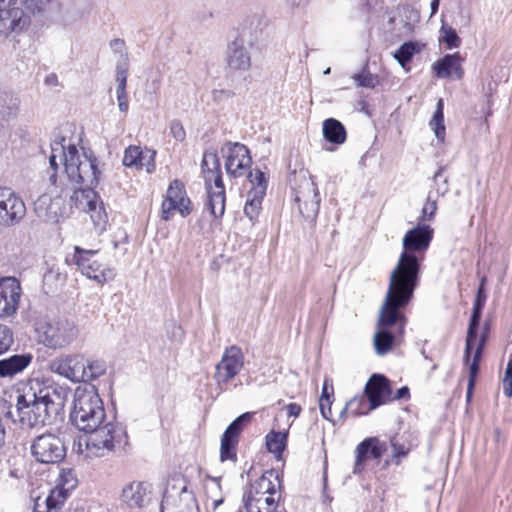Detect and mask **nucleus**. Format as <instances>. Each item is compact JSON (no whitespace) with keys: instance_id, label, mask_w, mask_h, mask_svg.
Here are the masks:
<instances>
[{"instance_id":"f257e3e1","label":"nucleus","mask_w":512,"mask_h":512,"mask_svg":"<svg viewBox=\"0 0 512 512\" xmlns=\"http://www.w3.org/2000/svg\"><path fill=\"white\" fill-rule=\"evenodd\" d=\"M434 236V229L418 224L409 229L402 239L403 251L390 273L388 288L414 295L420 284L421 265Z\"/></svg>"},{"instance_id":"f03ea898","label":"nucleus","mask_w":512,"mask_h":512,"mask_svg":"<svg viewBox=\"0 0 512 512\" xmlns=\"http://www.w3.org/2000/svg\"><path fill=\"white\" fill-rule=\"evenodd\" d=\"M71 424L86 435L76 447L77 454L85 461L107 456L124 435L115 418H69Z\"/></svg>"},{"instance_id":"7ed1b4c3","label":"nucleus","mask_w":512,"mask_h":512,"mask_svg":"<svg viewBox=\"0 0 512 512\" xmlns=\"http://www.w3.org/2000/svg\"><path fill=\"white\" fill-rule=\"evenodd\" d=\"M414 295L387 288L379 311L378 331L374 335V347L378 355L389 352L398 337L404 334L407 323L404 310Z\"/></svg>"},{"instance_id":"20e7f679","label":"nucleus","mask_w":512,"mask_h":512,"mask_svg":"<svg viewBox=\"0 0 512 512\" xmlns=\"http://www.w3.org/2000/svg\"><path fill=\"white\" fill-rule=\"evenodd\" d=\"M65 137L55 140L51 144V155L49 163L51 169L58 168L57 158L63 162L65 173L69 180L75 185L93 186L98 185L101 171L98 168V160L93 154L83 152L79 154L77 147L68 142Z\"/></svg>"},{"instance_id":"39448f33","label":"nucleus","mask_w":512,"mask_h":512,"mask_svg":"<svg viewBox=\"0 0 512 512\" xmlns=\"http://www.w3.org/2000/svg\"><path fill=\"white\" fill-rule=\"evenodd\" d=\"M79 480L73 468L62 467L54 479V485L45 492L33 489L30 497L34 503V512H58L62 509L72 492L77 488Z\"/></svg>"},{"instance_id":"423d86ee","label":"nucleus","mask_w":512,"mask_h":512,"mask_svg":"<svg viewBox=\"0 0 512 512\" xmlns=\"http://www.w3.org/2000/svg\"><path fill=\"white\" fill-rule=\"evenodd\" d=\"M46 10L43 0H8L0 6V35L20 34L28 29L33 17L42 16Z\"/></svg>"},{"instance_id":"0eeeda50","label":"nucleus","mask_w":512,"mask_h":512,"mask_svg":"<svg viewBox=\"0 0 512 512\" xmlns=\"http://www.w3.org/2000/svg\"><path fill=\"white\" fill-rule=\"evenodd\" d=\"M280 481L276 471L268 470L253 482L243 496L247 512H284L279 509Z\"/></svg>"},{"instance_id":"6e6552de","label":"nucleus","mask_w":512,"mask_h":512,"mask_svg":"<svg viewBox=\"0 0 512 512\" xmlns=\"http://www.w3.org/2000/svg\"><path fill=\"white\" fill-rule=\"evenodd\" d=\"M201 169L207 191L206 209L213 218L219 219L225 212V186L222 180L221 164L215 150H206L203 154Z\"/></svg>"},{"instance_id":"1a4fd4ad","label":"nucleus","mask_w":512,"mask_h":512,"mask_svg":"<svg viewBox=\"0 0 512 512\" xmlns=\"http://www.w3.org/2000/svg\"><path fill=\"white\" fill-rule=\"evenodd\" d=\"M16 408L23 416H59L63 409L62 400L58 395L54 397L40 390L37 394L32 388L17 395Z\"/></svg>"},{"instance_id":"9d476101","label":"nucleus","mask_w":512,"mask_h":512,"mask_svg":"<svg viewBox=\"0 0 512 512\" xmlns=\"http://www.w3.org/2000/svg\"><path fill=\"white\" fill-rule=\"evenodd\" d=\"M37 333L44 346L57 350L73 343L78 337L79 329L73 320L57 318L39 323Z\"/></svg>"},{"instance_id":"9b49d317","label":"nucleus","mask_w":512,"mask_h":512,"mask_svg":"<svg viewBox=\"0 0 512 512\" xmlns=\"http://www.w3.org/2000/svg\"><path fill=\"white\" fill-rule=\"evenodd\" d=\"M97 253V250H88L75 246L73 262L83 276L95 281L99 285H104L114 280L116 272L115 269L108 264L93 259Z\"/></svg>"},{"instance_id":"f8f14e48","label":"nucleus","mask_w":512,"mask_h":512,"mask_svg":"<svg viewBox=\"0 0 512 512\" xmlns=\"http://www.w3.org/2000/svg\"><path fill=\"white\" fill-rule=\"evenodd\" d=\"M96 186H81L74 191L71 200H75L76 206L90 215L95 228L102 232L108 222V215L103 201L93 189Z\"/></svg>"},{"instance_id":"ddd939ff","label":"nucleus","mask_w":512,"mask_h":512,"mask_svg":"<svg viewBox=\"0 0 512 512\" xmlns=\"http://www.w3.org/2000/svg\"><path fill=\"white\" fill-rule=\"evenodd\" d=\"M295 202L304 220L313 227L320 209V194L317 184L310 176L304 178L295 190Z\"/></svg>"},{"instance_id":"4468645a","label":"nucleus","mask_w":512,"mask_h":512,"mask_svg":"<svg viewBox=\"0 0 512 512\" xmlns=\"http://www.w3.org/2000/svg\"><path fill=\"white\" fill-rule=\"evenodd\" d=\"M31 452L38 462L44 464L59 463L66 455L63 442L53 434L38 436L31 446Z\"/></svg>"},{"instance_id":"2eb2a0df","label":"nucleus","mask_w":512,"mask_h":512,"mask_svg":"<svg viewBox=\"0 0 512 512\" xmlns=\"http://www.w3.org/2000/svg\"><path fill=\"white\" fill-rule=\"evenodd\" d=\"M161 208V218L164 221L170 220L176 210L183 217L188 216L192 212L191 201L187 196L184 184L181 181L174 180L171 182Z\"/></svg>"},{"instance_id":"dca6fc26","label":"nucleus","mask_w":512,"mask_h":512,"mask_svg":"<svg viewBox=\"0 0 512 512\" xmlns=\"http://www.w3.org/2000/svg\"><path fill=\"white\" fill-rule=\"evenodd\" d=\"M226 158L225 169L227 174L237 178L246 174L252 164L249 149L239 142H227L221 148Z\"/></svg>"},{"instance_id":"f3484780","label":"nucleus","mask_w":512,"mask_h":512,"mask_svg":"<svg viewBox=\"0 0 512 512\" xmlns=\"http://www.w3.org/2000/svg\"><path fill=\"white\" fill-rule=\"evenodd\" d=\"M85 357L82 354L60 355L49 362V370L74 383L84 379Z\"/></svg>"},{"instance_id":"a211bd4d","label":"nucleus","mask_w":512,"mask_h":512,"mask_svg":"<svg viewBox=\"0 0 512 512\" xmlns=\"http://www.w3.org/2000/svg\"><path fill=\"white\" fill-rule=\"evenodd\" d=\"M26 214V207L11 188H0V224L5 226L18 223Z\"/></svg>"},{"instance_id":"6ab92c4d","label":"nucleus","mask_w":512,"mask_h":512,"mask_svg":"<svg viewBox=\"0 0 512 512\" xmlns=\"http://www.w3.org/2000/svg\"><path fill=\"white\" fill-rule=\"evenodd\" d=\"M34 211L39 219L48 223H58L67 216L65 199L60 194L40 195L34 202Z\"/></svg>"},{"instance_id":"aec40b11","label":"nucleus","mask_w":512,"mask_h":512,"mask_svg":"<svg viewBox=\"0 0 512 512\" xmlns=\"http://www.w3.org/2000/svg\"><path fill=\"white\" fill-rule=\"evenodd\" d=\"M244 365V355L238 346L226 348L221 361L216 366L215 379L218 385L226 384L234 378Z\"/></svg>"},{"instance_id":"412c9836","label":"nucleus","mask_w":512,"mask_h":512,"mask_svg":"<svg viewBox=\"0 0 512 512\" xmlns=\"http://www.w3.org/2000/svg\"><path fill=\"white\" fill-rule=\"evenodd\" d=\"M20 295V283L14 277L0 278V318H7L16 313Z\"/></svg>"},{"instance_id":"4be33fe9","label":"nucleus","mask_w":512,"mask_h":512,"mask_svg":"<svg viewBox=\"0 0 512 512\" xmlns=\"http://www.w3.org/2000/svg\"><path fill=\"white\" fill-rule=\"evenodd\" d=\"M105 416L102 399L96 392L77 389L70 416Z\"/></svg>"},{"instance_id":"5701e85b","label":"nucleus","mask_w":512,"mask_h":512,"mask_svg":"<svg viewBox=\"0 0 512 512\" xmlns=\"http://www.w3.org/2000/svg\"><path fill=\"white\" fill-rule=\"evenodd\" d=\"M364 393L374 409L392 401L390 381L382 374H373L367 381Z\"/></svg>"},{"instance_id":"b1692460","label":"nucleus","mask_w":512,"mask_h":512,"mask_svg":"<svg viewBox=\"0 0 512 512\" xmlns=\"http://www.w3.org/2000/svg\"><path fill=\"white\" fill-rule=\"evenodd\" d=\"M386 451V444L377 437H369L359 443L355 450L354 474H361L368 459H380Z\"/></svg>"},{"instance_id":"393cba45","label":"nucleus","mask_w":512,"mask_h":512,"mask_svg":"<svg viewBox=\"0 0 512 512\" xmlns=\"http://www.w3.org/2000/svg\"><path fill=\"white\" fill-rule=\"evenodd\" d=\"M245 418H235V420L226 428L221 437L220 460L221 462L237 461L236 447L239 437L244 428Z\"/></svg>"},{"instance_id":"a878e982","label":"nucleus","mask_w":512,"mask_h":512,"mask_svg":"<svg viewBox=\"0 0 512 512\" xmlns=\"http://www.w3.org/2000/svg\"><path fill=\"white\" fill-rule=\"evenodd\" d=\"M251 43L246 44L242 38H236L227 48L226 63L230 70L248 71L251 67Z\"/></svg>"},{"instance_id":"bb28decb","label":"nucleus","mask_w":512,"mask_h":512,"mask_svg":"<svg viewBox=\"0 0 512 512\" xmlns=\"http://www.w3.org/2000/svg\"><path fill=\"white\" fill-rule=\"evenodd\" d=\"M462 61L463 59L458 52L446 54L432 65V69L438 78H455L460 80L464 75Z\"/></svg>"},{"instance_id":"cd10ccee","label":"nucleus","mask_w":512,"mask_h":512,"mask_svg":"<svg viewBox=\"0 0 512 512\" xmlns=\"http://www.w3.org/2000/svg\"><path fill=\"white\" fill-rule=\"evenodd\" d=\"M392 448L391 462L400 465L410 451L418 446V437L414 432L397 434L390 439Z\"/></svg>"},{"instance_id":"c85d7f7f","label":"nucleus","mask_w":512,"mask_h":512,"mask_svg":"<svg viewBox=\"0 0 512 512\" xmlns=\"http://www.w3.org/2000/svg\"><path fill=\"white\" fill-rule=\"evenodd\" d=\"M122 501L131 508H141L150 501V486L143 482H132L122 490Z\"/></svg>"},{"instance_id":"c756f323","label":"nucleus","mask_w":512,"mask_h":512,"mask_svg":"<svg viewBox=\"0 0 512 512\" xmlns=\"http://www.w3.org/2000/svg\"><path fill=\"white\" fill-rule=\"evenodd\" d=\"M31 361V354H15L0 360V377H13L22 372Z\"/></svg>"},{"instance_id":"7c9ffc66","label":"nucleus","mask_w":512,"mask_h":512,"mask_svg":"<svg viewBox=\"0 0 512 512\" xmlns=\"http://www.w3.org/2000/svg\"><path fill=\"white\" fill-rule=\"evenodd\" d=\"M220 479V477H207L204 482L206 495L205 505L208 511H216V509L224 502Z\"/></svg>"},{"instance_id":"2f4dec72","label":"nucleus","mask_w":512,"mask_h":512,"mask_svg":"<svg viewBox=\"0 0 512 512\" xmlns=\"http://www.w3.org/2000/svg\"><path fill=\"white\" fill-rule=\"evenodd\" d=\"M147 154H144L140 147L131 145L126 148L122 163L126 167H136L137 169H142L146 166L147 172H151L150 162L154 161V154H150L147 163H145L144 160Z\"/></svg>"},{"instance_id":"473e14b6","label":"nucleus","mask_w":512,"mask_h":512,"mask_svg":"<svg viewBox=\"0 0 512 512\" xmlns=\"http://www.w3.org/2000/svg\"><path fill=\"white\" fill-rule=\"evenodd\" d=\"M322 131L324 138L332 144L341 145L346 141V129L344 125L335 118L324 120Z\"/></svg>"},{"instance_id":"72a5a7b5","label":"nucleus","mask_w":512,"mask_h":512,"mask_svg":"<svg viewBox=\"0 0 512 512\" xmlns=\"http://www.w3.org/2000/svg\"><path fill=\"white\" fill-rule=\"evenodd\" d=\"M373 410L374 407L370 406L369 399L363 393L350 399L341 410L339 416H345L348 413L352 416H365Z\"/></svg>"},{"instance_id":"f704fd0d","label":"nucleus","mask_w":512,"mask_h":512,"mask_svg":"<svg viewBox=\"0 0 512 512\" xmlns=\"http://www.w3.org/2000/svg\"><path fill=\"white\" fill-rule=\"evenodd\" d=\"M287 435L288 428L281 431H276L274 427L266 435V447L268 451L273 453L277 459L281 458V455L286 447Z\"/></svg>"},{"instance_id":"c9c22d12","label":"nucleus","mask_w":512,"mask_h":512,"mask_svg":"<svg viewBox=\"0 0 512 512\" xmlns=\"http://www.w3.org/2000/svg\"><path fill=\"white\" fill-rule=\"evenodd\" d=\"M482 312L472 311L467 336H466V344H465V352H464V361L466 364L470 361V355L472 350L477 342V332L481 320Z\"/></svg>"},{"instance_id":"e433bc0d","label":"nucleus","mask_w":512,"mask_h":512,"mask_svg":"<svg viewBox=\"0 0 512 512\" xmlns=\"http://www.w3.org/2000/svg\"><path fill=\"white\" fill-rule=\"evenodd\" d=\"M486 334L482 333L478 342H476V349L473 354L472 362L469 364V380L467 395L470 396L472 388L475 384V378L479 372V364L482 358V353L486 343Z\"/></svg>"},{"instance_id":"4c0bfd02","label":"nucleus","mask_w":512,"mask_h":512,"mask_svg":"<svg viewBox=\"0 0 512 512\" xmlns=\"http://www.w3.org/2000/svg\"><path fill=\"white\" fill-rule=\"evenodd\" d=\"M264 192L262 189L249 190L247 193V199L244 206V213L250 220H255L261 209L262 200L264 198Z\"/></svg>"},{"instance_id":"58836bf2","label":"nucleus","mask_w":512,"mask_h":512,"mask_svg":"<svg viewBox=\"0 0 512 512\" xmlns=\"http://www.w3.org/2000/svg\"><path fill=\"white\" fill-rule=\"evenodd\" d=\"M444 103L440 98L436 104V109L432 119L429 122V126L434 131L436 138L439 141H444L445 138V125H444Z\"/></svg>"},{"instance_id":"ea45409f","label":"nucleus","mask_w":512,"mask_h":512,"mask_svg":"<svg viewBox=\"0 0 512 512\" xmlns=\"http://www.w3.org/2000/svg\"><path fill=\"white\" fill-rule=\"evenodd\" d=\"M418 44L412 41L403 43L394 53V58L406 69L413 56L419 52Z\"/></svg>"},{"instance_id":"a19ab883","label":"nucleus","mask_w":512,"mask_h":512,"mask_svg":"<svg viewBox=\"0 0 512 512\" xmlns=\"http://www.w3.org/2000/svg\"><path fill=\"white\" fill-rule=\"evenodd\" d=\"M107 366L103 360L88 361L85 359L84 365V379L82 382H90L95 380L106 373Z\"/></svg>"},{"instance_id":"79ce46f5","label":"nucleus","mask_w":512,"mask_h":512,"mask_svg":"<svg viewBox=\"0 0 512 512\" xmlns=\"http://www.w3.org/2000/svg\"><path fill=\"white\" fill-rule=\"evenodd\" d=\"M440 32L442 34L441 40L446 44L447 48L452 49L460 46L461 39L455 29L442 25Z\"/></svg>"},{"instance_id":"37998d69","label":"nucleus","mask_w":512,"mask_h":512,"mask_svg":"<svg viewBox=\"0 0 512 512\" xmlns=\"http://www.w3.org/2000/svg\"><path fill=\"white\" fill-rule=\"evenodd\" d=\"M248 179L249 182L252 184V188L250 190L258 191V189H262L264 195H266L267 180L265 174L261 170L255 169L254 171H249Z\"/></svg>"},{"instance_id":"c03bdc74","label":"nucleus","mask_w":512,"mask_h":512,"mask_svg":"<svg viewBox=\"0 0 512 512\" xmlns=\"http://www.w3.org/2000/svg\"><path fill=\"white\" fill-rule=\"evenodd\" d=\"M353 79L358 87L374 88L378 84L377 76L371 74L365 69L361 73L355 74Z\"/></svg>"},{"instance_id":"a18cd8bd","label":"nucleus","mask_w":512,"mask_h":512,"mask_svg":"<svg viewBox=\"0 0 512 512\" xmlns=\"http://www.w3.org/2000/svg\"><path fill=\"white\" fill-rule=\"evenodd\" d=\"M436 211H437V201L435 199H432L431 195L429 194L427 197V200L421 210V215L418 219L419 223L421 224V222L433 220Z\"/></svg>"},{"instance_id":"49530a36","label":"nucleus","mask_w":512,"mask_h":512,"mask_svg":"<svg viewBox=\"0 0 512 512\" xmlns=\"http://www.w3.org/2000/svg\"><path fill=\"white\" fill-rule=\"evenodd\" d=\"M13 344L12 331L4 325H0V354L7 351Z\"/></svg>"},{"instance_id":"de8ad7c7","label":"nucleus","mask_w":512,"mask_h":512,"mask_svg":"<svg viewBox=\"0 0 512 512\" xmlns=\"http://www.w3.org/2000/svg\"><path fill=\"white\" fill-rule=\"evenodd\" d=\"M503 392L505 396H512V359H510L506 365L504 377L502 380Z\"/></svg>"},{"instance_id":"09e8293b","label":"nucleus","mask_w":512,"mask_h":512,"mask_svg":"<svg viewBox=\"0 0 512 512\" xmlns=\"http://www.w3.org/2000/svg\"><path fill=\"white\" fill-rule=\"evenodd\" d=\"M127 70H128V65L126 62L117 64V66H116L117 88H126Z\"/></svg>"},{"instance_id":"8fccbe9b","label":"nucleus","mask_w":512,"mask_h":512,"mask_svg":"<svg viewBox=\"0 0 512 512\" xmlns=\"http://www.w3.org/2000/svg\"><path fill=\"white\" fill-rule=\"evenodd\" d=\"M170 133L177 141H183L186 137L185 129L179 120H173L170 123Z\"/></svg>"},{"instance_id":"3c124183","label":"nucleus","mask_w":512,"mask_h":512,"mask_svg":"<svg viewBox=\"0 0 512 512\" xmlns=\"http://www.w3.org/2000/svg\"><path fill=\"white\" fill-rule=\"evenodd\" d=\"M274 406L281 408V410H285L286 416H299V414L302 411L301 407L298 404H285L282 400L277 401V403Z\"/></svg>"},{"instance_id":"603ef678","label":"nucleus","mask_w":512,"mask_h":512,"mask_svg":"<svg viewBox=\"0 0 512 512\" xmlns=\"http://www.w3.org/2000/svg\"><path fill=\"white\" fill-rule=\"evenodd\" d=\"M118 108L122 113H127L129 108L128 95L126 92V88H117L116 89Z\"/></svg>"},{"instance_id":"864d4df0","label":"nucleus","mask_w":512,"mask_h":512,"mask_svg":"<svg viewBox=\"0 0 512 512\" xmlns=\"http://www.w3.org/2000/svg\"><path fill=\"white\" fill-rule=\"evenodd\" d=\"M486 299L487 294L485 290H482V288H478L476 298L473 303L472 311L482 312Z\"/></svg>"},{"instance_id":"5fc2aeb1","label":"nucleus","mask_w":512,"mask_h":512,"mask_svg":"<svg viewBox=\"0 0 512 512\" xmlns=\"http://www.w3.org/2000/svg\"><path fill=\"white\" fill-rule=\"evenodd\" d=\"M320 398H334L333 380L325 377Z\"/></svg>"},{"instance_id":"6e6d98bb","label":"nucleus","mask_w":512,"mask_h":512,"mask_svg":"<svg viewBox=\"0 0 512 512\" xmlns=\"http://www.w3.org/2000/svg\"><path fill=\"white\" fill-rule=\"evenodd\" d=\"M334 398H319L318 406L321 412V416H327L331 414V406Z\"/></svg>"},{"instance_id":"4d7b16f0","label":"nucleus","mask_w":512,"mask_h":512,"mask_svg":"<svg viewBox=\"0 0 512 512\" xmlns=\"http://www.w3.org/2000/svg\"><path fill=\"white\" fill-rule=\"evenodd\" d=\"M409 397H410L409 388L407 386H403V387L399 388L394 395L392 394V401L408 399Z\"/></svg>"},{"instance_id":"13d9d810","label":"nucleus","mask_w":512,"mask_h":512,"mask_svg":"<svg viewBox=\"0 0 512 512\" xmlns=\"http://www.w3.org/2000/svg\"><path fill=\"white\" fill-rule=\"evenodd\" d=\"M68 512H92L91 507L87 504H76L71 507Z\"/></svg>"},{"instance_id":"bf43d9fd","label":"nucleus","mask_w":512,"mask_h":512,"mask_svg":"<svg viewBox=\"0 0 512 512\" xmlns=\"http://www.w3.org/2000/svg\"><path fill=\"white\" fill-rule=\"evenodd\" d=\"M110 45L115 51H122L124 47V41L121 39H114L111 41Z\"/></svg>"},{"instance_id":"052dcab7","label":"nucleus","mask_w":512,"mask_h":512,"mask_svg":"<svg viewBox=\"0 0 512 512\" xmlns=\"http://www.w3.org/2000/svg\"><path fill=\"white\" fill-rule=\"evenodd\" d=\"M59 276H60V273H55L53 270H49V271L44 275V282H45V283H48V282H50V281H51V280H53V279H57Z\"/></svg>"},{"instance_id":"680f3d73","label":"nucleus","mask_w":512,"mask_h":512,"mask_svg":"<svg viewBox=\"0 0 512 512\" xmlns=\"http://www.w3.org/2000/svg\"><path fill=\"white\" fill-rule=\"evenodd\" d=\"M440 0H432L431 1V15L436 14L439 8Z\"/></svg>"},{"instance_id":"e2e57ef3","label":"nucleus","mask_w":512,"mask_h":512,"mask_svg":"<svg viewBox=\"0 0 512 512\" xmlns=\"http://www.w3.org/2000/svg\"><path fill=\"white\" fill-rule=\"evenodd\" d=\"M4 434H5V429L2 424V418H0V443L3 441Z\"/></svg>"},{"instance_id":"0e129e2a","label":"nucleus","mask_w":512,"mask_h":512,"mask_svg":"<svg viewBox=\"0 0 512 512\" xmlns=\"http://www.w3.org/2000/svg\"><path fill=\"white\" fill-rule=\"evenodd\" d=\"M486 281H487V277L486 276H482L481 279H480V283H479L478 288H482V290H485Z\"/></svg>"},{"instance_id":"69168bd1","label":"nucleus","mask_w":512,"mask_h":512,"mask_svg":"<svg viewBox=\"0 0 512 512\" xmlns=\"http://www.w3.org/2000/svg\"><path fill=\"white\" fill-rule=\"evenodd\" d=\"M56 178H57V175H56V171H54L51 176L49 177V180L50 182L55 185L56 184Z\"/></svg>"},{"instance_id":"338daca9","label":"nucleus","mask_w":512,"mask_h":512,"mask_svg":"<svg viewBox=\"0 0 512 512\" xmlns=\"http://www.w3.org/2000/svg\"><path fill=\"white\" fill-rule=\"evenodd\" d=\"M169 496L167 494H164L163 496V500H162V507H164L165 505H169Z\"/></svg>"},{"instance_id":"774afa93","label":"nucleus","mask_w":512,"mask_h":512,"mask_svg":"<svg viewBox=\"0 0 512 512\" xmlns=\"http://www.w3.org/2000/svg\"><path fill=\"white\" fill-rule=\"evenodd\" d=\"M293 6H298L301 4L302 0H288Z\"/></svg>"}]
</instances>
